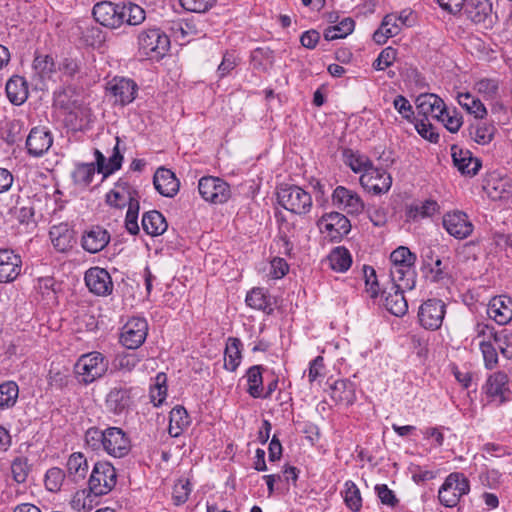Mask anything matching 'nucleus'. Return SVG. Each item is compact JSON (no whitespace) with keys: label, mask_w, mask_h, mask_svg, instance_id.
Here are the masks:
<instances>
[{"label":"nucleus","mask_w":512,"mask_h":512,"mask_svg":"<svg viewBox=\"0 0 512 512\" xmlns=\"http://www.w3.org/2000/svg\"><path fill=\"white\" fill-rule=\"evenodd\" d=\"M123 23L129 25H139L145 20V11L137 4L128 2L121 6Z\"/></svg>","instance_id":"nucleus-46"},{"label":"nucleus","mask_w":512,"mask_h":512,"mask_svg":"<svg viewBox=\"0 0 512 512\" xmlns=\"http://www.w3.org/2000/svg\"><path fill=\"white\" fill-rule=\"evenodd\" d=\"M494 342L497 345V348L500 350L501 354L507 358H512V333L503 330L501 332H497L494 337Z\"/></svg>","instance_id":"nucleus-54"},{"label":"nucleus","mask_w":512,"mask_h":512,"mask_svg":"<svg viewBox=\"0 0 512 512\" xmlns=\"http://www.w3.org/2000/svg\"><path fill=\"white\" fill-rule=\"evenodd\" d=\"M397 57V51L393 47L384 48L377 59L373 62V68L375 70L381 71L390 67Z\"/></svg>","instance_id":"nucleus-55"},{"label":"nucleus","mask_w":512,"mask_h":512,"mask_svg":"<svg viewBox=\"0 0 512 512\" xmlns=\"http://www.w3.org/2000/svg\"><path fill=\"white\" fill-rule=\"evenodd\" d=\"M445 303L439 299H428L419 308L418 318L425 329L437 330L445 316Z\"/></svg>","instance_id":"nucleus-9"},{"label":"nucleus","mask_w":512,"mask_h":512,"mask_svg":"<svg viewBox=\"0 0 512 512\" xmlns=\"http://www.w3.org/2000/svg\"><path fill=\"white\" fill-rule=\"evenodd\" d=\"M465 14L475 24H481L485 29L491 28L497 16L493 14L491 0H468Z\"/></svg>","instance_id":"nucleus-11"},{"label":"nucleus","mask_w":512,"mask_h":512,"mask_svg":"<svg viewBox=\"0 0 512 512\" xmlns=\"http://www.w3.org/2000/svg\"><path fill=\"white\" fill-rule=\"evenodd\" d=\"M333 204L348 214L357 215L364 209V203L360 196L344 187L338 186L332 194Z\"/></svg>","instance_id":"nucleus-16"},{"label":"nucleus","mask_w":512,"mask_h":512,"mask_svg":"<svg viewBox=\"0 0 512 512\" xmlns=\"http://www.w3.org/2000/svg\"><path fill=\"white\" fill-rule=\"evenodd\" d=\"M85 283L89 291L97 296H108L113 291L109 272L100 267H92L85 273Z\"/></svg>","instance_id":"nucleus-12"},{"label":"nucleus","mask_w":512,"mask_h":512,"mask_svg":"<svg viewBox=\"0 0 512 512\" xmlns=\"http://www.w3.org/2000/svg\"><path fill=\"white\" fill-rule=\"evenodd\" d=\"M6 95L14 105L23 104L28 97V88L25 79L21 76H13L6 83Z\"/></svg>","instance_id":"nucleus-30"},{"label":"nucleus","mask_w":512,"mask_h":512,"mask_svg":"<svg viewBox=\"0 0 512 512\" xmlns=\"http://www.w3.org/2000/svg\"><path fill=\"white\" fill-rule=\"evenodd\" d=\"M191 492L189 480H179L173 487L172 499L175 505L184 504L189 497Z\"/></svg>","instance_id":"nucleus-57"},{"label":"nucleus","mask_w":512,"mask_h":512,"mask_svg":"<svg viewBox=\"0 0 512 512\" xmlns=\"http://www.w3.org/2000/svg\"><path fill=\"white\" fill-rule=\"evenodd\" d=\"M344 500L346 505L353 511H359L362 507L360 490L353 481L345 482Z\"/></svg>","instance_id":"nucleus-51"},{"label":"nucleus","mask_w":512,"mask_h":512,"mask_svg":"<svg viewBox=\"0 0 512 512\" xmlns=\"http://www.w3.org/2000/svg\"><path fill=\"white\" fill-rule=\"evenodd\" d=\"M246 303L253 309L263 310L267 313L272 311L270 298L262 288H253L246 296Z\"/></svg>","instance_id":"nucleus-43"},{"label":"nucleus","mask_w":512,"mask_h":512,"mask_svg":"<svg viewBox=\"0 0 512 512\" xmlns=\"http://www.w3.org/2000/svg\"><path fill=\"white\" fill-rule=\"evenodd\" d=\"M95 171L96 167L94 163L78 164L72 173L74 183L81 187L88 186L92 182Z\"/></svg>","instance_id":"nucleus-47"},{"label":"nucleus","mask_w":512,"mask_h":512,"mask_svg":"<svg viewBox=\"0 0 512 512\" xmlns=\"http://www.w3.org/2000/svg\"><path fill=\"white\" fill-rule=\"evenodd\" d=\"M140 51L152 60H160L169 50V37L158 28L142 31L138 36Z\"/></svg>","instance_id":"nucleus-4"},{"label":"nucleus","mask_w":512,"mask_h":512,"mask_svg":"<svg viewBox=\"0 0 512 512\" xmlns=\"http://www.w3.org/2000/svg\"><path fill=\"white\" fill-rule=\"evenodd\" d=\"M165 383V376L163 374H158L156 377V385L151 389L150 398L155 406H159L165 400L166 397V386L163 385Z\"/></svg>","instance_id":"nucleus-63"},{"label":"nucleus","mask_w":512,"mask_h":512,"mask_svg":"<svg viewBox=\"0 0 512 512\" xmlns=\"http://www.w3.org/2000/svg\"><path fill=\"white\" fill-rule=\"evenodd\" d=\"M67 476L70 480L77 483L86 478L89 471L87 458L81 452L72 453L66 463Z\"/></svg>","instance_id":"nucleus-27"},{"label":"nucleus","mask_w":512,"mask_h":512,"mask_svg":"<svg viewBox=\"0 0 512 512\" xmlns=\"http://www.w3.org/2000/svg\"><path fill=\"white\" fill-rule=\"evenodd\" d=\"M19 394L18 385L13 381L0 384V408L14 406Z\"/></svg>","instance_id":"nucleus-48"},{"label":"nucleus","mask_w":512,"mask_h":512,"mask_svg":"<svg viewBox=\"0 0 512 512\" xmlns=\"http://www.w3.org/2000/svg\"><path fill=\"white\" fill-rule=\"evenodd\" d=\"M148 324L144 318L133 317L122 328L121 343L128 349L135 350L145 341Z\"/></svg>","instance_id":"nucleus-8"},{"label":"nucleus","mask_w":512,"mask_h":512,"mask_svg":"<svg viewBox=\"0 0 512 512\" xmlns=\"http://www.w3.org/2000/svg\"><path fill=\"white\" fill-rule=\"evenodd\" d=\"M446 105L444 101L432 93L421 94L416 99V109L419 115L428 120L429 117L438 119L443 117V111Z\"/></svg>","instance_id":"nucleus-20"},{"label":"nucleus","mask_w":512,"mask_h":512,"mask_svg":"<svg viewBox=\"0 0 512 512\" xmlns=\"http://www.w3.org/2000/svg\"><path fill=\"white\" fill-rule=\"evenodd\" d=\"M241 341L238 338L230 337L226 344L224 367L229 371H235L241 360Z\"/></svg>","instance_id":"nucleus-39"},{"label":"nucleus","mask_w":512,"mask_h":512,"mask_svg":"<svg viewBox=\"0 0 512 512\" xmlns=\"http://www.w3.org/2000/svg\"><path fill=\"white\" fill-rule=\"evenodd\" d=\"M375 491L382 504L389 507H396L399 500L397 499L394 492L388 488L386 484H378L375 486Z\"/></svg>","instance_id":"nucleus-64"},{"label":"nucleus","mask_w":512,"mask_h":512,"mask_svg":"<svg viewBox=\"0 0 512 512\" xmlns=\"http://www.w3.org/2000/svg\"><path fill=\"white\" fill-rule=\"evenodd\" d=\"M131 405L130 390L122 387H114L106 397V406L109 411L121 414Z\"/></svg>","instance_id":"nucleus-28"},{"label":"nucleus","mask_w":512,"mask_h":512,"mask_svg":"<svg viewBox=\"0 0 512 512\" xmlns=\"http://www.w3.org/2000/svg\"><path fill=\"white\" fill-rule=\"evenodd\" d=\"M248 393L254 398L262 396V373L261 366H252L247 371Z\"/></svg>","instance_id":"nucleus-49"},{"label":"nucleus","mask_w":512,"mask_h":512,"mask_svg":"<svg viewBox=\"0 0 512 512\" xmlns=\"http://www.w3.org/2000/svg\"><path fill=\"white\" fill-rule=\"evenodd\" d=\"M170 424L168 432L172 437H177L184 427L189 425V416L186 409L176 406L170 411Z\"/></svg>","instance_id":"nucleus-40"},{"label":"nucleus","mask_w":512,"mask_h":512,"mask_svg":"<svg viewBox=\"0 0 512 512\" xmlns=\"http://www.w3.org/2000/svg\"><path fill=\"white\" fill-rule=\"evenodd\" d=\"M22 271L21 256L11 249H0V283L15 281Z\"/></svg>","instance_id":"nucleus-15"},{"label":"nucleus","mask_w":512,"mask_h":512,"mask_svg":"<svg viewBox=\"0 0 512 512\" xmlns=\"http://www.w3.org/2000/svg\"><path fill=\"white\" fill-rule=\"evenodd\" d=\"M66 474L65 472L58 467L50 468L45 475V486L51 492H57L60 490Z\"/></svg>","instance_id":"nucleus-52"},{"label":"nucleus","mask_w":512,"mask_h":512,"mask_svg":"<svg viewBox=\"0 0 512 512\" xmlns=\"http://www.w3.org/2000/svg\"><path fill=\"white\" fill-rule=\"evenodd\" d=\"M103 450L110 456L122 458L131 450V441L127 434L118 427L105 429Z\"/></svg>","instance_id":"nucleus-10"},{"label":"nucleus","mask_w":512,"mask_h":512,"mask_svg":"<svg viewBox=\"0 0 512 512\" xmlns=\"http://www.w3.org/2000/svg\"><path fill=\"white\" fill-rule=\"evenodd\" d=\"M479 345L483 355L485 367L487 369L495 368L498 364V354L496 347L487 340H481Z\"/></svg>","instance_id":"nucleus-53"},{"label":"nucleus","mask_w":512,"mask_h":512,"mask_svg":"<svg viewBox=\"0 0 512 512\" xmlns=\"http://www.w3.org/2000/svg\"><path fill=\"white\" fill-rule=\"evenodd\" d=\"M319 229L335 239L350 232L351 224L346 216L338 212L325 214L318 221Z\"/></svg>","instance_id":"nucleus-18"},{"label":"nucleus","mask_w":512,"mask_h":512,"mask_svg":"<svg viewBox=\"0 0 512 512\" xmlns=\"http://www.w3.org/2000/svg\"><path fill=\"white\" fill-rule=\"evenodd\" d=\"M437 120L441 121L451 133L458 132L462 126V117L454 110L452 112L447 110L446 107L443 111V117H439Z\"/></svg>","instance_id":"nucleus-61"},{"label":"nucleus","mask_w":512,"mask_h":512,"mask_svg":"<svg viewBox=\"0 0 512 512\" xmlns=\"http://www.w3.org/2000/svg\"><path fill=\"white\" fill-rule=\"evenodd\" d=\"M390 277L393 288H402L412 290L415 286V272L413 267H397L392 266L390 269Z\"/></svg>","instance_id":"nucleus-31"},{"label":"nucleus","mask_w":512,"mask_h":512,"mask_svg":"<svg viewBox=\"0 0 512 512\" xmlns=\"http://www.w3.org/2000/svg\"><path fill=\"white\" fill-rule=\"evenodd\" d=\"M32 68L35 76L41 80L51 78L56 71L54 59L49 55H36Z\"/></svg>","instance_id":"nucleus-41"},{"label":"nucleus","mask_w":512,"mask_h":512,"mask_svg":"<svg viewBox=\"0 0 512 512\" xmlns=\"http://www.w3.org/2000/svg\"><path fill=\"white\" fill-rule=\"evenodd\" d=\"M109 90L115 97L116 102H119L121 105H127L135 99L137 93V85L131 79L114 78L109 83Z\"/></svg>","instance_id":"nucleus-25"},{"label":"nucleus","mask_w":512,"mask_h":512,"mask_svg":"<svg viewBox=\"0 0 512 512\" xmlns=\"http://www.w3.org/2000/svg\"><path fill=\"white\" fill-rule=\"evenodd\" d=\"M122 4L102 1L93 7V16L97 22L105 27L117 28L123 24L121 14Z\"/></svg>","instance_id":"nucleus-14"},{"label":"nucleus","mask_w":512,"mask_h":512,"mask_svg":"<svg viewBox=\"0 0 512 512\" xmlns=\"http://www.w3.org/2000/svg\"><path fill=\"white\" fill-rule=\"evenodd\" d=\"M167 227V222L160 212L153 210L144 213L142 217V228L148 235H161L167 230Z\"/></svg>","instance_id":"nucleus-32"},{"label":"nucleus","mask_w":512,"mask_h":512,"mask_svg":"<svg viewBox=\"0 0 512 512\" xmlns=\"http://www.w3.org/2000/svg\"><path fill=\"white\" fill-rule=\"evenodd\" d=\"M398 20H402V15H386L382 21L380 29L374 33V40L377 43H384L388 38L396 36L401 30Z\"/></svg>","instance_id":"nucleus-34"},{"label":"nucleus","mask_w":512,"mask_h":512,"mask_svg":"<svg viewBox=\"0 0 512 512\" xmlns=\"http://www.w3.org/2000/svg\"><path fill=\"white\" fill-rule=\"evenodd\" d=\"M328 261L331 269L334 271L345 272L352 264V257L348 249L340 246L330 252Z\"/></svg>","instance_id":"nucleus-37"},{"label":"nucleus","mask_w":512,"mask_h":512,"mask_svg":"<svg viewBox=\"0 0 512 512\" xmlns=\"http://www.w3.org/2000/svg\"><path fill=\"white\" fill-rule=\"evenodd\" d=\"M395 110L402 116L403 119L413 122L414 110L410 102L403 96L397 95L393 100Z\"/></svg>","instance_id":"nucleus-60"},{"label":"nucleus","mask_w":512,"mask_h":512,"mask_svg":"<svg viewBox=\"0 0 512 512\" xmlns=\"http://www.w3.org/2000/svg\"><path fill=\"white\" fill-rule=\"evenodd\" d=\"M405 289L402 288H390V291H384L385 300L384 306L385 308L393 315L401 317L406 314L408 311V304L404 297Z\"/></svg>","instance_id":"nucleus-29"},{"label":"nucleus","mask_w":512,"mask_h":512,"mask_svg":"<svg viewBox=\"0 0 512 512\" xmlns=\"http://www.w3.org/2000/svg\"><path fill=\"white\" fill-rule=\"evenodd\" d=\"M354 21L351 18H344L338 25L329 26L324 31V38L332 41L345 38L354 30Z\"/></svg>","instance_id":"nucleus-45"},{"label":"nucleus","mask_w":512,"mask_h":512,"mask_svg":"<svg viewBox=\"0 0 512 512\" xmlns=\"http://www.w3.org/2000/svg\"><path fill=\"white\" fill-rule=\"evenodd\" d=\"M182 7L195 13H204L208 11L216 0H179Z\"/></svg>","instance_id":"nucleus-62"},{"label":"nucleus","mask_w":512,"mask_h":512,"mask_svg":"<svg viewBox=\"0 0 512 512\" xmlns=\"http://www.w3.org/2000/svg\"><path fill=\"white\" fill-rule=\"evenodd\" d=\"M201 197L212 204H223L231 197L229 184L219 177L204 176L198 182Z\"/></svg>","instance_id":"nucleus-6"},{"label":"nucleus","mask_w":512,"mask_h":512,"mask_svg":"<svg viewBox=\"0 0 512 512\" xmlns=\"http://www.w3.org/2000/svg\"><path fill=\"white\" fill-rule=\"evenodd\" d=\"M451 152L454 166L462 175L472 177L478 173L482 166L481 161L474 157L469 150L453 145Z\"/></svg>","instance_id":"nucleus-19"},{"label":"nucleus","mask_w":512,"mask_h":512,"mask_svg":"<svg viewBox=\"0 0 512 512\" xmlns=\"http://www.w3.org/2000/svg\"><path fill=\"white\" fill-rule=\"evenodd\" d=\"M446 231L457 239H465L473 232V224L462 211L448 212L443 216Z\"/></svg>","instance_id":"nucleus-13"},{"label":"nucleus","mask_w":512,"mask_h":512,"mask_svg":"<svg viewBox=\"0 0 512 512\" xmlns=\"http://www.w3.org/2000/svg\"><path fill=\"white\" fill-rule=\"evenodd\" d=\"M426 269L429 270L431 281L441 282L450 278V258L437 257Z\"/></svg>","instance_id":"nucleus-42"},{"label":"nucleus","mask_w":512,"mask_h":512,"mask_svg":"<svg viewBox=\"0 0 512 512\" xmlns=\"http://www.w3.org/2000/svg\"><path fill=\"white\" fill-rule=\"evenodd\" d=\"M480 120L481 119H476L474 123L470 124L469 135L476 143L485 145L492 141L495 127L492 124L481 122Z\"/></svg>","instance_id":"nucleus-35"},{"label":"nucleus","mask_w":512,"mask_h":512,"mask_svg":"<svg viewBox=\"0 0 512 512\" xmlns=\"http://www.w3.org/2000/svg\"><path fill=\"white\" fill-rule=\"evenodd\" d=\"M110 241V234L101 226H92L82 235V247L89 253L103 250Z\"/></svg>","instance_id":"nucleus-23"},{"label":"nucleus","mask_w":512,"mask_h":512,"mask_svg":"<svg viewBox=\"0 0 512 512\" xmlns=\"http://www.w3.org/2000/svg\"><path fill=\"white\" fill-rule=\"evenodd\" d=\"M117 483L115 467L107 461H98L94 464L88 479L90 492L97 497L109 494Z\"/></svg>","instance_id":"nucleus-2"},{"label":"nucleus","mask_w":512,"mask_h":512,"mask_svg":"<svg viewBox=\"0 0 512 512\" xmlns=\"http://www.w3.org/2000/svg\"><path fill=\"white\" fill-rule=\"evenodd\" d=\"M50 239L53 247L61 252L70 250L74 243V231L67 223H60L51 227Z\"/></svg>","instance_id":"nucleus-26"},{"label":"nucleus","mask_w":512,"mask_h":512,"mask_svg":"<svg viewBox=\"0 0 512 512\" xmlns=\"http://www.w3.org/2000/svg\"><path fill=\"white\" fill-rule=\"evenodd\" d=\"M331 397L334 401L345 405L353 404L356 399L354 384L344 379L335 381L331 385Z\"/></svg>","instance_id":"nucleus-33"},{"label":"nucleus","mask_w":512,"mask_h":512,"mask_svg":"<svg viewBox=\"0 0 512 512\" xmlns=\"http://www.w3.org/2000/svg\"><path fill=\"white\" fill-rule=\"evenodd\" d=\"M361 186L373 194L388 192L392 185V177L383 169H378L370 164L364 166V173L360 176Z\"/></svg>","instance_id":"nucleus-7"},{"label":"nucleus","mask_w":512,"mask_h":512,"mask_svg":"<svg viewBox=\"0 0 512 512\" xmlns=\"http://www.w3.org/2000/svg\"><path fill=\"white\" fill-rule=\"evenodd\" d=\"M392 266L397 267H413L416 261V255L409 248L400 246L390 255Z\"/></svg>","instance_id":"nucleus-50"},{"label":"nucleus","mask_w":512,"mask_h":512,"mask_svg":"<svg viewBox=\"0 0 512 512\" xmlns=\"http://www.w3.org/2000/svg\"><path fill=\"white\" fill-rule=\"evenodd\" d=\"M457 98L459 105L475 119H483L487 115L484 104L470 93H460Z\"/></svg>","instance_id":"nucleus-38"},{"label":"nucleus","mask_w":512,"mask_h":512,"mask_svg":"<svg viewBox=\"0 0 512 512\" xmlns=\"http://www.w3.org/2000/svg\"><path fill=\"white\" fill-rule=\"evenodd\" d=\"M109 362L106 357L97 351L80 356L75 364V373L80 382L90 384L103 377L107 372Z\"/></svg>","instance_id":"nucleus-1"},{"label":"nucleus","mask_w":512,"mask_h":512,"mask_svg":"<svg viewBox=\"0 0 512 512\" xmlns=\"http://www.w3.org/2000/svg\"><path fill=\"white\" fill-rule=\"evenodd\" d=\"M278 203L295 214H306L312 207L311 195L299 186H283L277 192Z\"/></svg>","instance_id":"nucleus-3"},{"label":"nucleus","mask_w":512,"mask_h":512,"mask_svg":"<svg viewBox=\"0 0 512 512\" xmlns=\"http://www.w3.org/2000/svg\"><path fill=\"white\" fill-rule=\"evenodd\" d=\"M487 314L499 325L508 324L512 320V299L504 295L493 297L488 304Z\"/></svg>","instance_id":"nucleus-21"},{"label":"nucleus","mask_w":512,"mask_h":512,"mask_svg":"<svg viewBox=\"0 0 512 512\" xmlns=\"http://www.w3.org/2000/svg\"><path fill=\"white\" fill-rule=\"evenodd\" d=\"M52 144L53 137L50 130L42 126L32 128L26 139L27 151L34 157L42 156Z\"/></svg>","instance_id":"nucleus-17"},{"label":"nucleus","mask_w":512,"mask_h":512,"mask_svg":"<svg viewBox=\"0 0 512 512\" xmlns=\"http://www.w3.org/2000/svg\"><path fill=\"white\" fill-rule=\"evenodd\" d=\"M105 430L96 427L89 428L85 433V442L92 450L104 448Z\"/></svg>","instance_id":"nucleus-56"},{"label":"nucleus","mask_w":512,"mask_h":512,"mask_svg":"<svg viewBox=\"0 0 512 512\" xmlns=\"http://www.w3.org/2000/svg\"><path fill=\"white\" fill-rule=\"evenodd\" d=\"M469 490V480L462 473L454 472L447 476L440 487L438 498L445 507H454Z\"/></svg>","instance_id":"nucleus-5"},{"label":"nucleus","mask_w":512,"mask_h":512,"mask_svg":"<svg viewBox=\"0 0 512 512\" xmlns=\"http://www.w3.org/2000/svg\"><path fill=\"white\" fill-rule=\"evenodd\" d=\"M138 212L139 202H131L126 213L125 227L132 235H136L139 232Z\"/></svg>","instance_id":"nucleus-58"},{"label":"nucleus","mask_w":512,"mask_h":512,"mask_svg":"<svg viewBox=\"0 0 512 512\" xmlns=\"http://www.w3.org/2000/svg\"><path fill=\"white\" fill-rule=\"evenodd\" d=\"M94 494L90 492V489H81L75 492L73 495L70 505L73 510L81 512V511H90L94 507V498H96Z\"/></svg>","instance_id":"nucleus-44"},{"label":"nucleus","mask_w":512,"mask_h":512,"mask_svg":"<svg viewBox=\"0 0 512 512\" xmlns=\"http://www.w3.org/2000/svg\"><path fill=\"white\" fill-rule=\"evenodd\" d=\"M507 375L502 372H497L491 375L486 384V392L488 396L499 399L502 403L505 400L504 394L507 391Z\"/></svg>","instance_id":"nucleus-36"},{"label":"nucleus","mask_w":512,"mask_h":512,"mask_svg":"<svg viewBox=\"0 0 512 512\" xmlns=\"http://www.w3.org/2000/svg\"><path fill=\"white\" fill-rule=\"evenodd\" d=\"M155 189L165 197H174L180 187V182L175 174L166 168H159L153 177Z\"/></svg>","instance_id":"nucleus-24"},{"label":"nucleus","mask_w":512,"mask_h":512,"mask_svg":"<svg viewBox=\"0 0 512 512\" xmlns=\"http://www.w3.org/2000/svg\"><path fill=\"white\" fill-rule=\"evenodd\" d=\"M137 192L127 182L119 180L115 188L106 195L108 205L115 208H123L131 202H138Z\"/></svg>","instance_id":"nucleus-22"},{"label":"nucleus","mask_w":512,"mask_h":512,"mask_svg":"<svg viewBox=\"0 0 512 512\" xmlns=\"http://www.w3.org/2000/svg\"><path fill=\"white\" fill-rule=\"evenodd\" d=\"M13 478L18 483H24L29 474L30 468L26 458H16L11 465Z\"/></svg>","instance_id":"nucleus-59"}]
</instances>
